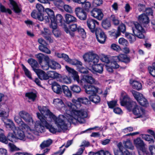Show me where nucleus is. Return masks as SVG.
Returning <instances> with one entry per match:
<instances>
[{
    "label": "nucleus",
    "mask_w": 155,
    "mask_h": 155,
    "mask_svg": "<svg viewBox=\"0 0 155 155\" xmlns=\"http://www.w3.org/2000/svg\"><path fill=\"white\" fill-rule=\"evenodd\" d=\"M38 109L41 114L39 113H37L40 121L36 122L34 128L31 126H29L31 130L34 131L33 139L35 134L37 132H43L45 127L53 134L68 130V123L64 115H60L56 117L46 107L38 106Z\"/></svg>",
    "instance_id": "1"
},
{
    "label": "nucleus",
    "mask_w": 155,
    "mask_h": 155,
    "mask_svg": "<svg viewBox=\"0 0 155 155\" xmlns=\"http://www.w3.org/2000/svg\"><path fill=\"white\" fill-rule=\"evenodd\" d=\"M72 102L73 104L69 102L66 103L68 108L65 110L66 114L64 116L66 121L70 123L78 122L81 124L84 123L85 121L84 118L87 117V113L83 109H78L77 106L80 103L87 104L89 102V100L84 97L78 98L77 100L73 99Z\"/></svg>",
    "instance_id": "2"
},
{
    "label": "nucleus",
    "mask_w": 155,
    "mask_h": 155,
    "mask_svg": "<svg viewBox=\"0 0 155 155\" xmlns=\"http://www.w3.org/2000/svg\"><path fill=\"white\" fill-rule=\"evenodd\" d=\"M34 131L29 129V126H27L25 129H23L21 127H16L14 131V134L16 135L17 138L21 140L25 141L27 139L33 140Z\"/></svg>",
    "instance_id": "3"
},
{
    "label": "nucleus",
    "mask_w": 155,
    "mask_h": 155,
    "mask_svg": "<svg viewBox=\"0 0 155 155\" xmlns=\"http://www.w3.org/2000/svg\"><path fill=\"white\" fill-rule=\"evenodd\" d=\"M100 57L102 61L106 63V69L108 72H112L114 69H117L119 68V65L116 61H114L113 59L110 62L107 56L102 54L100 55Z\"/></svg>",
    "instance_id": "4"
},
{
    "label": "nucleus",
    "mask_w": 155,
    "mask_h": 155,
    "mask_svg": "<svg viewBox=\"0 0 155 155\" xmlns=\"http://www.w3.org/2000/svg\"><path fill=\"white\" fill-rule=\"evenodd\" d=\"M120 104L123 106H126L128 110H130L133 107V105L135 103L133 101H131L130 98L128 97L126 93L124 91H122L121 93L120 98Z\"/></svg>",
    "instance_id": "5"
},
{
    "label": "nucleus",
    "mask_w": 155,
    "mask_h": 155,
    "mask_svg": "<svg viewBox=\"0 0 155 155\" xmlns=\"http://www.w3.org/2000/svg\"><path fill=\"white\" fill-rule=\"evenodd\" d=\"M132 29L134 34L138 38L142 39L144 36L142 33L144 30L141 25L137 22L133 23L132 27Z\"/></svg>",
    "instance_id": "6"
},
{
    "label": "nucleus",
    "mask_w": 155,
    "mask_h": 155,
    "mask_svg": "<svg viewBox=\"0 0 155 155\" xmlns=\"http://www.w3.org/2000/svg\"><path fill=\"white\" fill-rule=\"evenodd\" d=\"M84 88L86 93L91 95L97 94V93L101 94L102 93L101 89L93 85H85Z\"/></svg>",
    "instance_id": "7"
},
{
    "label": "nucleus",
    "mask_w": 155,
    "mask_h": 155,
    "mask_svg": "<svg viewBox=\"0 0 155 155\" xmlns=\"http://www.w3.org/2000/svg\"><path fill=\"white\" fill-rule=\"evenodd\" d=\"M18 115L25 122L30 125L34 124V120L31 116L27 112L21 111L18 113Z\"/></svg>",
    "instance_id": "8"
},
{
    "label": "nucleus",
    "mask_w": 155,
    "mask_h": 155,
    "mask_svg": "<svg viewBox=\"0 0 155 155\" xmlns=\"http://www.w3.org/2000/svg\"><path fill=\"white\" fill-rule=\"evenodd\" d=\"M95 34L97 41L101 44H104L107 37L104 32L100 28H97L95 31Z\"/></svg>",
    "instance_id": "9"
},
{
    "label": "nucleus",
    "mask_w": 155,
    "mask_h": 155,
    "mask_svg": "<svg viewBox=\"0 0 155 155\" xmlns=\"http://www.w3.org/2000/svg\"><path fill=\"white\" fill-rule=\"evenodd\" d=\"M133 112L137 118L143 117L146 116L145 110L137 105L135 106L133 109Z\"/></svg>",
    "instance_id": "10"
},
{
    "label": "nucleus",
    "mask_w": 155,
    "mask_h": 155,
    "mask_svg": "<svg viewBox=\"0 0 155 155\" xmlns=\"http://www.w3.org/2000/svg\"><path fill=\"white\" fill-rule=\"evenodd\" d=\"M79 27L80 26H78L76 24H72L69 25L68 27L66 25H64V29L67 33L69 34L70 35L73 36L74 35V34L72 32L78 31Z\"/></svg>",
    "instance_id": "11"
},
{
    "label": "nucleus",
    "mask_w": 155,
    "mask_h": 155,
    "mask_svg": "<svg viewBox=\"0 0 155 155\" xmlns=\"http://www.w3.org/2000/svg\"><path fill=\"white\" fill-rule=\"evenodd\" d=\"M91 15L99 20H101L104 16L102 10L98 8H94L91 11Z\"/></svg>",
    "instance_id": "12"
},
{
    "label": "nucleus",
    "mask_w": 155,
    "mask_h": 155,
    "mask_svg": "<svg viewBox=\"0 0 155 155\" xmlns=\"http://www.w3.org/2000/svg\"><path fill=\"white\" fill-rule=\"evenodd\" d=\"M75 12L77 17L80 19L84 20L86 19L87 14L84 9L79 7H77L75 9Z\"/></svg>",
    "instance_id": "13"
},
{
    "label": "nucleus",
    "mask_w": 155,
    "mask_h": 155,
    "mask_svg": "<svg viewBox=\"0 0 155 155\" xmlns=\"http://www.w3.org/2000/svg\"><path fill=\"white\" fill-rule=\"evenodd\" d=\"M81 83H83L84 82L90 84H99V83L96 81L92 76L89 75L84 76L83 78L81 80Z\"/></svg>",
    "instance_id": "14"
},
{
    "label": "nucleus",
    "mask_w": 155,
    "mask_h": 155,
    "mask_svg": "<svg viewBox=\"0 0 155 155\" xmlns=\"http://www.w3.org/2000/svg\"><path fill=\"white\" fill-rule=\"evenodd\" d=\"M134 145L137 149H142L143 150H145L146 144L143 141L140 137H137L134 139L133 140Z\"/></svg>",
    "instance_id": "15"
},
{
    "label": "nucleus",
    "mask_w": 155,
    "mask_h": 155,
    "mask_svg": "<svg viewBox=\"0 0 155 155\" xmlns=\"http://www.w3.org/2000/svg\"><path fill=\"white\" fill-rule=\"evenodd\" d=\"M113 60L114 61H116L118 64L119 61H122L127 63L130 61V59L126 55L121 54L117 56L113 57Z\"/></svg>",
    "instance_id": "16"
},
{
    "label": "nucleus",
    "mask_w": 155,
    "mask_h": 155,
    "mask_svg": "<svg viewBox=\"0 0 155 155\" xmlns=\"http://www.w3.org/2000/svg\"><path fill=\"white\" fill-rule=\"evenodd\" d=\"M104 65L102 64H95L89 68V69L94 73H97L100 74L103 73Z\"/></svg>",
    "instance_id": "17"
},
{
    "label": "nucleus",
    "mask_w": 155,
    "mask_h": 155,
    "mask_svg": "<svg viewBox=\"0 0 155 155\" xmlns=\"http://www.w3.org/2000/svg\"><path fill=\"white\" fill-rule=\"evenodd\" d=\"M2 120L4 123L5 127L12 130L13 132L16 128L17 127L15 124L12 120L8 119L3 120V118L2 119Z\"/></svg>",
    "instance_id": "18"
},
{
    "label": "nucleus",
    "mask_w": 155,
    "mask_h": 155,
    "mask_svg": "<svg viewBox=\"0 0 155 155\" xmlns=\"http://www.w3.org/2000/svg\"><path fill=\"white\" fill-rule=\"evenodd\" d=\"M96 24L98 25V22L92 19H88L87 21V25L92 32L95 31V28Z\"/></svg>",
    "instance_id": "19"
},
{
    "label": "nucleus",
    "mask_w": 155,
    "mask_h": 155,
    "mask_svg": "<svg viewBox=\"0 0 155 155\" xmlns=\"http://www.w3.org/2000/svg\"><path fill=\"white\" fill-rule=\"evenodd\" d=\"M65 68L67 72L69 74H71L74 78V79L78 83L79 82V77L78 73L73 68L69 67L67 65L65 66Z\"/></svg>",
    "instance_id": "20"
},
{
    "label": "nucleus",
    "mask_w": 155,
    "mask_h": 155,
    "mask_svg": "<svg viewBox=\"0 0 155 155\" xmlns=\"http://www.w3.org/2000/svg\"><path fill=\"white\" fill-rule=\"evenodd\" d=\"M21 118L20 117L17 115H15L14 117V121L19 126V127H21L22 129L25 130L28 125L23 121Z\"/></svg>",
    "instance_id": "21"
},
{
    "label": "nucleus",
    "mask_w": 155,
    "mask_h": 155,
    "mask_svg": "<svg viewBox=\"0 0 155 155\" xmlns=\"http://www.w3.org/2000/svg\"><path fill=\"white\" fill-rule=\"evenodd\" d=\"M12 7L14 12L16 13H19L21 12V8L20 5L13 0H9Z\"/></svg>",
    "instance_id": "22"
},
{
    "label": "nucleus",
    "mask_w": 155,
    "mask_h": 155,
    "mask_svg": "<svg viewBox=\"0 0 155 155\" xmlns=\"http://www.w3.org/2000/svg\"><path fill=\"white\" fill-rule=\"evenodd\" d=\"M35 73L39 78L41 80H46L49 79L48 72L47 74L42 70L38 69L35 72Z\"/></svg>",
    "instance_id": "23"
},
{
    "label": "nucleus",
    "mask_w": 155,
    "mask_h": 155,
    "mask_svg": "<svg viewBox=\"0 0 155 155\" xmlns=\"http://www.w3.org/2000/svg\"><path fill=\"white\" fill-rule=\"evenodd\" d=\"M138 20L141 24L144 25L148 24L150 22L149 18L145 13H143L139 15Z\"/></svg>",
    "instance_id": "24"
},
{
    "label": "nucleus",
    "mask_w": 155,
    "mask_h": 155,
    "mask_svg": "<svg viewBox=\"0 0 155 155\" xmlns=\"http://www.w3.org/2000/svg\"><path fill=\"white\" fill-rule=\"evenodd\" d=\"M27 62L35 72L38 69V62L34 59L32 58H29Z\"/></svg>",
    "instance_id": "25"
},
{
    "label": "nucleus",
    "mask_w": 155,
    "mask_h": 155,
    "mask_svg": "<svg viewBox=\"0 0 155 155\" xmlns=\"http://www.w3.org/2000/svg\"><path fill=\"white\" fill-rule=\"evenodd\" d=\"M64 18L65 22L67 24L75 22L77 21V19L75 17L69 14H65Z\"/></svg>",
    "instance_id": "26"
},
{
    "label": "nucleus",
    "mask_w": 155,
    "mask_h": 155,
    "mask_svg": "<svg viewBox=\"0 0 155 155\" xmlns=\"http://www.w3.org/2000/svg\"><path fill=\"white\" fill-rule=\"evenodd\" d=\"M95 54L91 52H88L83 55V58L85 61L88 62H91Z\"/></svg>",
    "instance_id": "27"
},
{
    "label": "nucleus",
    "mask_w": 155,
    "mask_h": 155,
    "mask_svg": "<svg viewBox=\"0 0 155 155\" xmlns=\"http://www.w3.org/2000/svg\"><path fill=\"white\" fill-rule=\"evenodd\" d=\"M26 99L32 101H34L37 97L36 94L32 92H28L25 94Z\"/></svg>",
    "instance_id": "28"
},
{
    "label": "nucleus",
    "mask_w": 155,
    "mask_h": 155,
    "mask_svg": "<svg viewBox=\"0 0 155 155\" xmlns=\"http://www.w3.org/2000/svg\"><path fill=\"white\" fill-rule=\"evenodd\" d=\"M10 109L7 107L5 110H0V117H2L3 120H5V118H7L9 115V112L10 111Z\"/></svg>",
    "instance_id": "29"
},
{
    "label": "nucleus",
    "mask_w": 155,
    "mask_h": 155,
    "mask_svg": "<svg viewBox=\"0 0 155 155\" xmlns=\"http://www.w3.org/2000/svg\"><path fill=\"white\" fill-rule=\"evenodd\" d=\"M31 16L34 18H37L40 21L43 20V16L40 12L33 11L31 13Z\"/></svg>",
    "instance_id": "30"
},
{
    "label": "nucleus",
    "mask_w": 155,
    "mask_h": 155,
    "mask_svg": "<svg viewBox=\"0 0 155 155\" xmlns=\"http://www.w3.org/2000/svg\"><path fill=\"white\" fill-rule=\"evenodd\" d=\"M52 88L53 91L57 94H60L61 92V86L56 82H54L53 83Z\"/></svg>",
    "instance_id": "31"
},
{
    "label": "nucleus",
    "mask_w": 155,
    "mask_h": 155,
    "mask_svg": "<svg viewBox=\"0 0 155 155\" xmlns=\"http://www.w3.org/2000/svg\"><path fill=\"white\" fill-rule=\"evenodd\" d=\"M52 140L51 139H48L47 140L44 141L40 145L41 149H43L45 147L50 146L52 143Z\"/></svg>",
    "instance_id": "32"
},
{
    "label": "nucleus",
    "mask_w": 155,
    "mask_h": 155,
    "mask_svg": "<svg viewBox=\"0 0 155 155\" xmlns=\"http://www.w3.org/2000/svg\"><path fill=\"white\" fill-rule=\"evenodd\" d=\"M53 103L55 106L60 109L61 107H63L64 104L62 101V100L59 98L55 99L53 100Z\"/></svg>",
    "instance_id": "33"
},
{
    "label": "nucleus",
    "mask_w": 155,
    "mask_h": 155,
    "mask_svg": "<svg viewBox=\"0 0 155 155\" xmlns=\"http://www.w3.org/2000/svg\"><path fill=\"white\" fill-rule=\"evenodd\" d=\"M133 88L137 90H139L141 89L142 87L141 83L136 81H133L132 82L130 81Z\"/></svg>",
    "instance_id": "34"
},
{
    "label": "nucleus",
    "mask_w": 155,
    "mask_h": 155,
    "mask_svg": "<svg viewBox=\"0 0 155 155\" xmlns=\"http://www.w3.org/2000/svg\"><path fill=\"white\" fill-rule=\"evenodd\" d=\"M123 143L124 147L133 150L134 148V145L129 139H127L126 141H124Z\"/></svg>",
    "instance_id": "35"
},
{
    "label": "nucleus",
    "mask_w": 155,
    "mask_h": 155,
    "mask_svg": "<svg viewBox=\"0 0 155 155\" xmlns=\"http://www.w3.org/2000/svg\"><path fill=\"white\" fill-rule=\"evenodd\" d=\"M49 66L51 69H55L60 68V65L57 62L53 60H51L49 63Z\"/></svg>",
    "instance_id": "36"
},
{
    "label": "nucleus",
    "mask_w": 155,
    "mask_h": 155,
    "mask_svg": "<svg viewBox=\"0 0 155 155\" xmlns=\"http://www.w3.org/2000/svg\"><path fill=\"white\" fill-rule=\"evenodd\" d=\"M62 88L65 95L67 97H71L72 94L68 87L65 85H63Z\"/></svg>",
    "instance_id": "37"
},
{
    "label": "nucleus",
    "mask_w": 155,
    "mask_h": 155,
    "mask_svg": "<svg viewBox=\"0 0 155 155\" xmlns=\"http://www.w3.org/2000/svg\"><path fill=\"white\" fill-rule=\"evenodd\" d=\"M110 19L112 23L115 25H117L120 23V21L118 18L115 15H111L110 17Z\"/></svg>",
    "instance_id": "38"
},
{
    "label": "nucleus",
    "mask_w": 155,
    "mask_h": 155,
    "mask_svg": "<svg viewBox=\"0 0 155 155\" xmlns=\"http://www.w3.org/2000/svg\"><path fill=\"white\" fill-rule=\"evenodd\" d=\"M91 101L95 103H97L100 101V98L97 94L91 95L89 97Z\"/></svg>",
    "instance_id": "39"
},
{
    "label": "nucleus",
    "mask_w": 155,
    "mask_h": 155,
    "mask_svg": "<svg viewBox=\"0 0 155 155\" xmlns=\"http://www.w3.org/2000/svg\"><path fill=\"white\" fill-rule=\"evenodd\" d=\"M66 60V61L69 63L73 65H79L81 66L82 63L80 61L76 59H70L68 56V58Z\"/></svg>",
    "instance_id": "40"
},
{
    "label": "nucleus",
    "mask_w": 155,
    "mask_h": 155,
    "mask_svg": "<svg viewBox=\"0 0 155 155\" xmlns=\"http://www.w3.org/2000/svg\"><path fill=\"white\" fill-rule=\"evenodd\" d=\"M131 92L137 101L143 96V95L142 94L134 90L131 91Z\"/></svg>",
    "instance_id": "41"
},
{
    "label": "nucleus",
    "mask_w": 155,
    "mask_h": 155,
    "mask_svg": "<svg viewBox=\"0 0 155 155\" xmlns=\"http://www.w3.org/2000/svg\"><path fill=\"white\" fill-rule=\"evenodd\" d=\"M21 66L26 76L29 79L33 80L31 72L26 68L24 64H21Z\"/></svg>",
    "instance_id": "42"
},
{
    "label": "nucleus",
    "mask_w": 155,
    "mask_h": 155,
    "mask_svg": "<svg viewBox=\"0 0 155 155\" xmlns=\"http://www.w3.org/2000/svg\"><path fill=\"white\" fill-rule=\"evenodd\" d=\"M125 36L129 40L130 43H132L136 40L135 36L131 33L127 32L125 33Z\"/></svg>",
    "instance_id": "43"
},
{
    "label": "nucleus",
    "mask_w": 155,
    "mask_h": 155,
    "mask_svg": "<svg viewBox=\"0 0 155 155\" xmlns=\"http://www.w3.org/2000/svg\"><path fill=\"white\" fill-rule=\"evenodd\" d=\"M142 138L146 141L149 142V143L153 144L154 143V141L152 137L148 135L142 134L141 135Z\"/></svg>",
    "instance_id": "44"
},
{
    "label": "nucleus",
    "mask_w": 155,
    "mask_h": 155,
    "mask_svg": "<svg viewBox=\"0 0 155 155\" xmlns=\"http://www.w3.org/2000/svg\"><path fill=\"white\" fill-rule=\"evenodd\" d=\"M70 88L73 92L75 93H79L81 90L80 87L77 85H73L70 87Z\"/></svg>",
    "instance_id": "45"
},
{
    "label": "nucleus",
    "mask_w": 155,
    "mask_h": 155,
    "mask_svg": "<svg viewBox=\"0 0 155 155\" xmlns=\"http://www.w3.org/2000/svg\"><path fill=\"white\" fill-rule=\"evenodd\" d=\"M137 102L138 103L143 106H147L148 104V102H147V99L143 97V96Z\"/></svg>",
    "instance_id": "46"
},
{
    "label": "nucleus",
    "mask_w": 155,
    "mask_h": 155,
    "mask_svg": "<svg viewBox=\"0 0 155 155\" xmlns=\"http://www.w3.org/2000/svg\"><path fill=\"white\" fill-rule=\"evenodd\" d=\"M39 49L41 51L47 54H50L51 51L47 47L43 45H40L39 46Z\"/></svg>",
    "instance_id": "47"
},
{
    "label": "nucleus",
    "mask_w": 155,
    "mask_h": 155,
    "mask_svg": "<svg viewBox=\"0 0 155 155\" xmlns=\"http://www.w3.org/2000/svg\"><path fill=\"white\" fill-rule=\"evenodd\" d=\"M102 26L105 29H108L111 26L109 20L106 19L104 20L102 22Z\"/></svg>",
    "instance_id": "48"
},
{
    "label": "nucleus",
    "mask_w": 155,
    "mask_h": 155,
    "mask_svg": "<svg viewBox=\"0 0 155 155\" xmlns=\"http://www.w3.org/2000/svg\"><path fill=\"white\" fill-rule=\"evenodd\" d=\"M49 78H55L59 77L60 75L58 73L54 71H49L48 72Z\"/></svg>",
    "instance_id": "49"
},
{
    "label": "nucleus",
    "mask_w": 155,
    "mask_h": 155,
    "mask_svg": "<svg viewBox=\"0 0 155 155\" xmlns=\"http://www.w3.org/2000/svg\"><path fill=\"white\" fill-rule=\"evenodd\" d=\"M45 12L50 17V19L52 18H55L54 12L52 10L49 8H47L45 10Z\"/></svg>",
    "instance_id": "50"
},
{
    "label": "nucleus",
    "mask_w": 155,
    "mask_h": 155,
    "mask_svg": "<svg viewBox=\"0 0 155 155\" xmlns=\"http://www.w3.org/2000/svg\"><path fill=\"white\" fill-rule=\"evenodd\" d=\"M7 137L8 140L9 141L12 142L16 141L17 137L15 134H13L12 133H10L8 134Z\"/></svg>",
    "instance_id": "51"
},
{
    "label": "nucleus",
    "mask_w": 155,
    "mask_h": 155,
    "mask_svg": "<svg viewBox=\"0 0 155 155\" xmlns=\"http://www.w3.org/2000/svg\"><path fill=\"white\" fill-rule=\"evenodd\" d=\"M0 131L2 133L1 134H0V141L5 143V144H7L8 143V140L6 139V138L5 136L2 133V132H3V130L0 129Z\"/></svg>",
    "instance_id": "52"
},
{
    "label": "nucleus",
    "mask_w": 155,
    "mask_h": 155,
    "mask_svg": "<svg viewBox=\"0 0 155 155\" xmlns=\"http://www.w3.org/2000/svg\"><path fill=\"white\" fill-rule=\"evenodd\" d=\"M50 20L51 21V24L50 26V27L53 30L56 29L57 28V23H58L56 22L55 18H52Z\"/></svg>",
    "instance_id": "53"
},
{
    "label": "nucleus",
    "mask_w": 155,
    "mask_h": 155,
    "mask_svg": "<svg viewBox=\"0 0 155 155\" xmlns=\"http://www.w3.org/2000/svg\"><path fill=\"white\" fill-rule=\"evenodd\" d=\"M71 80L70 78L67 76H64L61 78V81L66 84H70L71 83Z\"/></svg>",
    "instance_id": "54"
},
{
    "label": "nucleus",
    "mask_w": 155,
    "mask_h": 155,
    "mask_svg": "<svg viewBox=\"0 0 155 155\" xmlns=\"http://www.w3.org/2000/svg\"><path fill=\"white\" fill-rule=\"evenodd\" d=\"M106 154L107 155V153H106V151H104L103 150H101L95 153L93 152H90L88 155H106Z\"/></svg>",
    "instance_id": "55"
},
{
    "label": "nucleus",
    "mask_w": 155,
    "mask_h": 155,
    "mask_svg": "<svg viewBox=\"0 0 155 155\" xmlns=\"http://www.w3.org/2000/svg\"><path fill=\"white\" fill-rule=\"evenodd\" d=\"M103 0H93L92 4L94 7H98L102 5L103 4Z\"/></svg>",
    "instance_id": "56"
},
{
    "label": "nucleus",
    "mask_w": 155,
    "mask_h": 155,
    "mask_svg": "<svg viewBox=\"0 0 155 155\" xmlns=\"http://www.w3.org/2000/svg\"><path fill=\"white\" fill-rule=\"evenodd\" d=\"M55 55L59 58H63L66 61L67 58H68V56L65 54L58 52L55 53Z\"/></svg>",
    "instance_id": "57"
},
{
    "label": "nucleus",
    "mask_w": 155,
    "mask_h": 155,
    "mask_svg": "<svg viewBox=\"0 0 155 155\" xmlns=\"http://www.w3.org/2000/svg\"><path fill=\"white\" fill-rule=\"evenodd\" d=\"M54 3L56 7L59 8L64 5V2L62 0H54Z\"/></svg>",
    "instance_id": "58"
},
{
    "label": "nucleus",
    "mask_w": 155,
    "mask_h": 155,
    "mask_svg": "<svg viewBox=\"0 0 155 155\" xmlns=\"http://www.w3.org/2000/svg\"><path fill=\"white\" fill-rule=\"evenodd\" d=\"M51 34V32L46 28H44V31H41V34L44 37L50 35Z\"/></svg>",
    "instance_id": "59"
},
{
    "label": "nucleus",
    "mask_w": 155,
    "mask_h": 155,
    "mask_svg": "<svg viewBox=\"0 0 155 155\" xmlns=\"http://www.w3.org/2000/svg\"><path fill=\"white\" fill-rule=\"evenodd\" d=\"M78 31L81 35V36L83 38H84L86 37V33L85 32L84 29L81 28V27H79V29Z\"/></svg>",
    "instance_id": "60"
},
{
    "label": "nucleus",
    "mask_w": 155,
    "mask_h": 155,
    "mask_svg": "<svg viewBox=\"0 0 155 155\" xmlns=\"http://www.w3.org/2000/svg\"><path fill=\"white\" fill-rule=\"evenodd\" d=\"M118 42L120 44L124 46H127L128 44L127 41L123 38L119 39Z\"/></svg>",
    "instance_id": "61"
},
{
    "label": "nucleus",
    "mask_w": 155,
    "mask_h": 155,
    "mask_svg": "<svg viewBox=\"0 0 155 155\" xmlns=\"http://www.w3.org/2000/svg\"><path fill=\"white\" fill-rule=\"evenodd\" d=\"M40 64L42 68L44 70H47L50 67L49 63H46L45 64V63L43 61L40 62Z\"/></svg>",
    "instance_id": "62"
},
{
    "label": "nucleus",
    "mask_w": 155,
    "mask_h": 155,
    "mask_svg": "<svg viewBox=\"0 0 155 155\" xmlns=\"http://www.w3.org/2000/svg\"><path fill=\"white\" fill-rule=\"evenodd\" d=\"M117 101L116 100L111 101L107 102V104L109 108H112L117 105Z\"/></svg>",
    "instance_id": "63"
},
{
    "label": "nucleus",
    "mask_w": 155,
    "mask_h": 155,
    "mask_svg": "<svg viewBox=\"0 0 155 155\" xmlns=\"http://www.w3.org/2000/svg\"><path fill=\"white\" fill-rule=\"evenodd\" d=\"M149 149L150 153L149 155H155V146L150 145L149 147Z\"/></svg>",
    "instance_id": "64"
}]
</instances>
